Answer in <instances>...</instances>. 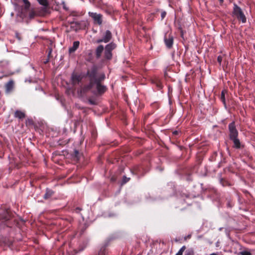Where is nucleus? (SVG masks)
<instances>
[{
  "label": "nucleus",
  "mask_w": 255,
  "mask_h": 255,
  "mask_svg": "<svg viewBox=\"0 0 255 255\" xmlns=\"http://www.w3.org/2000/svg\"><path fill=\"white\" fill-rule=\"evenodd\" d=\"M97 42L98 43L104 42V39H103V38H102L101 39H99L97 40Z\"/></svg>",
  "instance_id": "nucleus-35"
},
{
  "label": "nucleus",
  "mask_w": 255,
  "mask_h": 255,
  "mask_svg": "<svg viewBox=\"0 0 255 255\" xmlns=\"http://www.w3.org/2000/svg\"><path fill=\"white\" fill-rule=\"evenodd\" d=\"M222 56L220 55L218 56L217 57V61L220 64V65L221 64L222 61Z\"/></svg>",
  "instance_id": "nucleus-29"
},
{
  "label": "nucleus",
  "mask_w": 255,
  "mask_h": 255,
  "mask_svg": "<svg viewBox=\"0 0 255 255\" xmlns=\"http://www.w3.org/2000/svg\"><path fill=\"white\" fill-rule=\"evenodd\" d=\"M14 116L15 118H18L19 119H23L25 117V114L23 112L19 110H16L14 112Z\"/></svg>",
  "instance_id": "nucleus-13"
},
{
  "label": "nucleus",
  "mask_w": 255,
  "mask_h": 255,
  "mask_svg": "<svg viewBox=\"0 0 255 255\" xmlns=\"http://www.w3.org/2000/svg\"><path fill=\"white\" fill-rule=\"evenodd\" d=\"M72 156L75 160H79L80 157V154L78 150L75 149L72 154Z\"/></svg>",
  "instance_id": "nucleus-20"
},
{
  "label": "nucleus",
  "mask_w": 255,
  "mask_h": 255,
  "mask_svg": "<svg viewBox=\"0 0 255 255\" xmlns=\"http://www.w3.org/2000/svg\"><path fill=\"white\" fill-rule=\"evenodd\" d=\"M210 255H217L215 253H212V254H210Z\"/></svg>",
  "instance_id": "nucleus-39"
},
{
  "label": "nucleus",
  "mask_w": 255,
  "mask_h": 255,
  "mask_svg": "<svg viewBox=\"0 0 255 255\" xmlns=\"http://www.w3.org/2000/svg\"><path fill=\"white\" fill-rule=\"evenodd\" d=\"M166 15V12L165 11H162L161 13V19H163Z\"/></svg>",
  "instance_id": "nucleus-31"
},
{
  "label": "nucleus",
  "mask_w": 255,
  "mask_h": 255,
  "mask_svg": "<svg viewBox=\"0 0 255 255\" xmlns=\"http://www.w3.org/2000/svg\"><path fill=\"white\" fill-rule=\"evenodd\" d=\"M89 102L90 103L92 104V105H94L95 104V102L91 101V100H89Z\"/></svg>",
  "instance_id": "nucleus-38"
},
{
  "label": "nucleus",
  "mask_w": 255,
  "mask_h": 255,
  "mask_svg": "<svg viewBox=\"0 0 255 255\" xmlns=\"http://www.w3.org/2000/svg\"><path fill=\"white\" fill-rule=\"evenodd\" d=\"M181 36L183 35V31H182L181 32Z\"/></svg>",
  "instance_id": "nucleus-41"
},
{
  "label": "nucleus",
  "mask_w": 255,
  "mask_h": 255,
  "mask_svg": "<svg viewBox=\"0 0 255 255\" xmlns=\"http://www.w3.org/2000/svg\"><path fill=\"white\" fill-rule=\"evenodd\" d=\"M185 249H186L185 246H183L179 250V251L178 252V253L175 255H183V253L184 252V251H185Z\"/></svg>",
  "instance_id": "nucleus-23"
},
{
  "label": "nucleus",
  "mask_w": 255,
  "mask_h": 255,
  "mask_svg": "<svg viewBox=\"0 0 255 255\" xmlns=\"http://www.w3.org/2000/svg\"><path fill=\"white\" fill-rule=\"evenodd\" d=\"M70 15L73 16H78L79 15V13L75 11H72L70 12Z\"/></svg>",
  "instance_id": "nucleus-27"
},
{
  "label": "nucleus",
  "mask_w": 255,
  "mask_h": 255,
  "mask_svg": "<svg viewBox=\"0 0 255 255\" xmlns=\"http://www.w3.org/2000/svg\"><path fill=\"white\" fill-rule=\"evenodd\" d=\"M234 143V146L235 148L239 149L241 148V143L238 137H234L230 139Z\"/></svg>",
  "instance_id": "nucleus-18"
},
{
  "label": "nucleus",
  "mask_w": 255,
  "mask_h": 255,
  "mask_svg": "<svg viewBox=\"0 0 255 255\" xmlns=\"http://www.w3.org/2000/svg\"><path fill=\"white\" fill-rule=\"evenodd\" d=\"M104 46L102 45H99L96 49V57L97 59L101 57L102 52L104 50Z\"/></svg>",
  "instance_id": "nucleus-11"
},
{
  "label": "nucleus",
  "mask_w": 255,
  "mask_h": 255,
  "mask_svg": "<svg viewBox=\"0 0 255 255\" xmlns=\"http://www.w3.org/2000/svg\"><path fill=\"white\" fill-rule=\"evenodd\" d=\"M173 37L171 35L169 34L167 35L166 34L164 36V41L165 44L167 48L170 49L172 47L173 44Z\"/></svg>",
  "instance_id": "nucleus-7"
},
{
  "label": "nucleus",
  "mask_w": 255,
  "mask_h": 255,
  "mask_svg": "<svg viewBox=\"0 0 255 255\" xmlns=\"http://www.w3.org/2000/svg\"><path fill=\"white\" fill-rule=\"evenodd\" d=\"M229 130V137L230 139L238 137V131L236 128L235 122H232L228 126Z\"/></svg>",
  "instance_id": "nucleus-5"
},
{
  "label": "nucleus",
  "mask_w": 255,
  "mask_h": 255,
  "mask_svg": "<svg viewBox=\"0 0 255 255\" xmlns=\"http://www.w3.org/2000/svg\"><path fill=\"white\" fill-rule=\"evenodd\" d=\"M113 57L112 53L105 49L104 52V58L105 59L110 60L112 59Z\"/></svg>",
  "instance_id": "nucleus-21"
},
{
  "label": "nucleus",
  "mask_w": 255,
  "mask_h": 255,
  "mask_svg": "<svg viewBox=\"0 0 255 255\" xmlns=\"http://www.w3.org/2000/svg\"><path fill=\"white\" fill-rule=\"evenodd\" d=\"M0 79H1V77H0Z\"/></svg>",
  "instance_id": "nucleus-43"
},
{
  "label": "nucleus",
  "mask_w": 255,
  "mask_h": 255,
  "mask_svg": "<svg viewBox=\"0 0 255 255\" xmlns=\"http://www.w3.org/2000/svg\"><path fill=\"white\" fill-rule=\"evenodd\" d=\"M241 255H252L251 253L248 251H243L241 253Z\"/></svg>",
  "instance_id": "nucleus-28"
},
{
  "label": "nucleus",
  "mask_w": 255,
  "mask_h": 255,
  "mask_svg": "<svg viewBox=\"0 0 255 255\" xmlns=\"http://www.w3.org/2000/svg\"><path fill=\"white\" fill-rule=\"evenodd\" d=\"M36 15V13L34 10H31L29 11V17L30 19L33 18Z\"/></svg>",
  "instance_id": "nucleus-22"
},
{
  "label": "nucleus",
  "mask_w": 255,
  "mask_h": 255,
  "mask_svg": "<svg viewBox=\"0 0 255 255\" xmlns=\"http://www.w3.org/2000/svg\"><path fill=\"white\" fill-rule=\"evenodd\" d=\"M220 5H222L224 3V0H218Z\"/></svg>",
  "instance_id": "nucleus-37"
},
{
  "label": "nucleus",
  "mask_w": 255,
  "mask_h": 255,
  "mask_svg": "<svg viewBox=\"0 0 255 255\" xmlns=\"http://www.w3.org/2000/svg\"><path fill=\"white\" fill-rule=\"evenodd\" d=\"M220 183L223 186H226L229 185L228 182L227 181H226V180L223 179V178L221 179V180H220Z\"/></svg>",
  "instance_id": "nucleus-24"
},
{
  "label": "nucleus",
  "mask_w": 255,
  "mask_h": 255,
  "mask_svg": "<svg viewBox=\"0 0 255 255\" xmlns=\"http://www.w3.org/2000/svg\"><path fill=\"white\" fill-rule=\"evenodd\" d=\"M188 238H190V236H188Z\"/></svg>",
  "instance_id": "nucleus-42"
},
{
  "label": "nucleus",
  "mask_w": 255,
  "mask_h": 255,
  "mask_svg": "<svg viewBox=\"0 0 255 255\" xmlns=\"http://www.w3.org/2000/svg\"><path fill=\"white\" fill-rule=\"evenodd\" d=\"M133 174L138 175V176H142L144 175L145 172L144 167L141 165H136L131 170Z\"/></svg>",
  "instance_id": "nucleus-6"
},
{
  "label": "nucleus",
  "mask_w": 255,
  "mask_h": 255,
  "mask_svg": "<svg viewBox=\"0 0 255 255\" xmlns=\"http://www.w3.org/2000/svg\"><path fill=\"white\" fill-rule=\"evenodd\" d=\"M130 180V178H128L126 176H124L123 177V181H122V184H126V183H127Z\"/></svg>",
  "instance_id": "nucleus-25"
},
{
  "label": "nucleus",
  "mask_w": 255,
  "mask_h": 255,
  "mask_svg": "<svg viewBox=\"0 0 255 255\" xmlns=\"http://www.w3.org/2000/svg\"><path fill=\"white\" fill-rule=\"evenodd\" d=\"M102 38L104 39V43L110 42L112 38V32L109 30H106Z\"/></svg>",
  "instance_id": "nucleus-10"
},
{
  "label": "nucleus",
  "mask_w": 255,
  "mask_h": 255,
  "mask_svg": "<svg viewBox=\"0 0 255 255\" xmlns=\"http://www.w3.org/2000/svg\"><path fill=\"white\" fill-rule=\"evenodd\" d=\"M232 15L235 16L238 20L241 21L243 23H246L247 21V18L242 9L235 3H234Z\"/></svg>",
  "instance_id": "nucleus-3"
},
{
  "label": "nucleus",
  "mask_w": 255,
  "mask_h": 255,
  "mask_svg": "<svg viewBox=\"0 0 255 255\" xmlns=\"http://www.w3.org/2000/svg\"><path fill=\"white\" fill-rule=\"evenodd\" d=\"M23 2V5H22V8L26 11H28L31 6V3L28 0H22Z\"/></svg>",
  "instance_id": "nucleus-17"
},
{
  "label": "nucleus",
  "mask_w": 255,
  "mask_h": 255,
  "mask_svg": "<svg viewBox=\"0 0 255 255\" xmlns=\"http://www.w3.org/2000/svg\"><path fill=\"white\" fill-rule=\"evenodd\" d=\"M185 255H194V253L192 251H188Z\"/></svg>",
  "instance_id": "nucleus-32"
},
{
  "label": "nucleus",
  "mask_w": 255,
  "mask_h": 255,
  "mask_svg": "<svg viewBox=\"0 0 255 255\" xmlns=\"http://www.w3.org/2000/svg\"><path fill=\"white\" fill-rule=\"evenodd\" d=\"M39 4L43 6L41 8L42 14H46L48 11V7L49 6V2L48 0H36Z\"/></svg>",
  "instance_id": "nucleus-8"
},
{
  "label": "nucleus",
  "mask_w": 255,
  "mask_h": 255,
  "mask_svg": "<svg viewBox=\"0 0 255 255\" xmlns=\"http://www.w3.org/2000/svg\"><path fill=\"white\" fill-rule=\"evenodd\" d=\"M14 83L12 80H9L7 83L5 84V92L6 94H9L12 92L14 88Z\"/></svg>",
  "instance_id": "nucleus-9"
},
{
  "label": "nucleus",
  "mask_w": 255,
  "mask_h": 255,
  "mask_svg": "<svg viewBox=\"0 0 255 255\" xmlns=\"http://www.w3.org/2000/svg\"><path fill=\"white\" fill-rule=\"evenodd\" d=\"M106 78L104 73L98 74L96 66H93L87 70L85 76L73 73L71 75V83L73 86H79L78 92L81 95H85L91 92L98 96L103 95L108 90L102 82Z\"/></svg>",
  "instance_id": "nucleus-1"
},
{
  "label": "nucleus",
  "mask_w": 255,
  "mask_h": 255,
  "mask_svg": "<svg viewBox=\"0 0 255 255\" xmlns=\"http://www.w3.org/2000/svg\"><path fill=\"white\" fill-rule=\"evenodd\" d=\"M54 192L49 188H46V193L43 196L44 199H48L53 196Z\"/></svg>",
  "instance_id": "nucleus-15"
},
{
  "label": "nucleus",
  "mask_w": 255,
  "mask_h": 255,
  "mask_svg": "<svg viewBox=\"0 0 255 255\" xmlns=\"http://www.w3.org/2000/svg\"><path fill=\"white\" fill-rule=\"evenodd\" d=\"M228 206L230 207H232V205H231L230 203H229L228 204Z\"/></svg>",
  "instance_id": "nucleus-40"
},
{
  "label": "nucleus",
  "mask_w": 255,
  "mask_h": 255,
  "mask_svg": "<svg viewBox=\"0 0 255 255\" xmlns=\"http://www.w3.org/2000/svg\"><path fill=\"white\" fill-rule=\"evenodd\" d=\"M82 210V208H80V207H76L75 209H74V211L75 212H76V213H79Z\"/></svg>",
  "instance_id": "nucleus-30"
},
{
  "label": "nucleus",
  "mask_w": 255,
  "mask_h": 255,
  "mask_svg": "<svg viewBox=\"0 0 255 255\" xmlns=\"http://www.w3.org/2000/svg\"><path fill=\"white\" fill-rule=\"evenodd\" d=\"M156 85H157V86L159 88H161L162 85H161V83L160 81H157Z\"/></svg>",
  "instance_id": "nucleus-34"
},
{
  "label": "nucleus",
  "mask_w": 255,
  "mask_h": 255,
  "mask_svg": "<svg viewBox=\"0 0 255 255\" xmlns=\"http://www.w3.org/2000/svg\"><path fill=\"white\" fill-rule=\"evenodd\" d=\"M227 93V90L224 89V90H222V92H221V96L220 97V99L222 101L223 104H224V107L225 108H226V99H225V94H226Z\"/></svg>",
  "instance_id": "nucleus-16"
},
{
  "label": "nucleus",
  "mask_w": 255,
  "mask_h": 255,
  "mask_svg": "<svg viewBox=\"0 0 255 255\" xmlns=\"http://www.w3.org/2000/svg\"><path fill=\"white\" fill-rule=\"evenodd\" d=\"M49 59H50V58H47L45 61H44L43 63L45 64L48 63L49 62Z\"/></svg>",
  "instance_id": "nucleus-36"
},
{
  "label": "nucleus",
  "mask_w": 255,
  "mask_h": 255,
  "mask_svg": "<svg viewBox=\"0 0 255 255\" xmlns=\"http://www.w3.org/2000/svg\"><path fill=\"white\" fill-rule=\"evenodd\" d=\"M47 51H48L47 58H50L52 57L51 53L52 51V49L51 47H49L48 48Z\"/></svg>",
  "instance_id": "nucleus-26"
},
{
  "label": "nucleus",
  "mask_w": 255,
  "mask_h": 255,
  "mask_svg": "<svg viewBox=\"0 0 255 255\" xmlns=\"http://www.w3.org/2000/svg\"><path fill=\"white\" fill-rule=\"evenodd\" d=\"M179 133V132L178 130H174L172 132L173 135L175 136L178 135Z\"/></svg>",
  "instance_id": "nucleus-33"
},
{
  "label": "nucleus",
  "mask_w": 255,
  "mask_h": 255,
  "mask_svg": "<svg viewBox=\"0 0 255 255\" xmlns=\"http://www.w3.org/2000/svg\"><path fill=\"white\" fill-rule=\"evenodd\" d=\"M108 244H105L104 246H103L99 253L98 255H108V251L107 248L108 247Z\"/></svg>",
  "instance_id": "nucleus-14"
},
{
  "label": "nucleus",
  "mask_w": 255,
  "mask_h": 255,
  "mask_svg": "<svg viewBox=\"0 0 255 255\" xmlns=\"http://www.w3.org/2000/svg\"><path fill=\"white\" fill-rule=\"evenodd\" d=\"M80 42L78 41H76L73 42L72 47L69 48V52L70 53L74 52L79 47Z\"/></svg>",
  "instance_id": "nucleus-12"
},
{
  "label": "nucleus",
  "mask_w": 255,
  "mask_h": 255,
  "mask_svg": "<svg viewBox=\"0 0 255 255\" xmlns=\"http://www.w3.org/2000/svg\"><path fill=\"white\" fill-rule=\"evenodd\" d=\"M88 15L93 19L95 24H98L99 25L102 24L103 21V15L102 14L89 11L88 12Z\"/></svg>",
  "instance_id": "nucleus-4"
},
{
  "label": "nucleus",
  "mask_w": 255,
  "mask_h": 255,
  "mask_svg": "<svg viewBox=\"0 0 255 255\" xmlns=\"http://www.w3.org/2000/svg\"><path fill=\"white\" fill-rule=\"evenodd\" d=\"M116 44L113 42H111L106 46L105 49L112 52V51L116 48Z\"/></svg>",
  "instance_id": "nucleus-19"
},
{
  "label": "nucleus",
  "mask_w": 255,
  "mask_h": 255,
  "mask_svg": "<svg viewBox=\"0 0 255 255\" xmlns=\"http://www.w3.org/2000/svg\"><path fill=\"white\" fill-rule=\"evenodd\" d=\"M13 216V214L9 209H4L0 213V226L11 228L13 225L11 221Z\"/></svg>",
  "instance_id": "nucleus-2"
}]
</instances>
